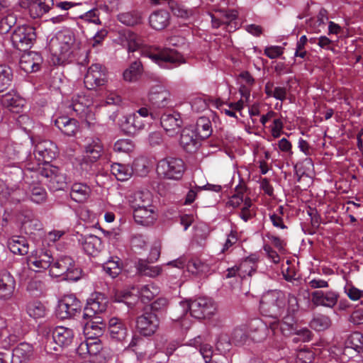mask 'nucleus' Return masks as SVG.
I'll list each match as a JSON object with an SVG mask.
<instances>
[{"label": "nucleus", "mask_w": 363, "mask_h": 363, "mask_svg": "<svg viewBox=\"0 0 363 363\" xmlns=\"http://www.w3.org/2000/svg\"><path fill=\"white\" fill-rule=\"evenodd\" d=\"M286 308L287 313H295L298 311V298L294 294L286 296L281 290H271L264 293L259 303L261 313L273 319H278Z\"/></svg>", "instance_id": "1"}, {"label": "nucleus", "mask_w": 363, "mask_h": 363, "mask_svg": "<svg viewBox=\"0 0 363 363\" xmlns=\"http://www.w3.org/2000/svg\"><path fill=\"white\" fill-rule=\"evenodd\" d=\"M30 177L40 175L51 191L65 190L67 187V176L62 169L52 164L38 167L35 171H30Z\"/></svg>", "instance_id": "2"}, {"label": "nucleus", "mask_w": 363, "mask_h": 363, "mask_svg": "<svg viewBox=\"0 0 363 363\" xmlns=\"http://www.w3.org/2000/svg\"><path fill=\"white\" fill-rule=\"evenodd\" d=\"M140 53L143 56L151 59L154 62L164 68L171 69L185 62L183 56L174 49H166L160 52L143 49L140 51Z\"/></svg>", "instance_id": "3"}, {"label": "nucleus", "mask_w": 363, "mask_h": 363, "mask_svg": "<svg viewBox=\"0 0 363 363\" xmlns=\"http://www.w3.org/2000/svg\"><path fill=\"white\" fill-rule=\"evenodd\" d=\"M184 162L178 157H167L160 160L157 165V172L164 179L179 181L184 175Z\"/></svg>", "instance_id": "4"}, {"label": "nucleus", "mask_w": 363, "mask_h": 363, "mask_svg": "<svg viewBox=\"0 0 363 363\" xmlns=\"http://www.w3.org/2000/svg\"><path fill=\"white\" fill-rule=\"evenodd\" d=\"M180 304L184 311H189L191 315L196 319L209 318L216 310L213 301L207 297L181 301Z\"/></svg>", "instance_id": "5"}, {"label": "nucleus", "mask_w": 363, "mask_h": 363, "mask_svg": "<svg viewBox=\"0 0 363 363\" xmlns=\"http://www.w3.org/2000/svg\"><path fill=\"white\" fill-rule=\"evenodd\" d=\"M35 28L31 26H18L12 33L11 40L13 48L21 50H29L36 40Z\"/></svg>", "instance_id": "6"}, {"label": "nucleus", "mask_w": 363, "mask_h": 363, "mask_svg": "<svg viewBox=\"0 0 363 363\" xmlns=\"http://www.w3.org/2000/svg\"><path fill=\"white\" fill-rule=\"evenodd\" d=\"M82 307V302L74 294L66 295L58 301L56 315L61 320L74 318L80 315Z\"/></svg>", "instance_id": "7"}, {"label": "nucleus", "mask_w": 363, "mask_h": 363, "mask_svg": "<svg viewBox=\"0 0 363 363\" xmlns=\"http://www.w3.org/2000/svg\"><path fill=\"white\" fill-rule=\"evenodd\" d=\"M74 43V35L70 30L59 32L55 38H52L48 45V48L54 57L60 59L69 52Z\"/></svg>", "instance_id": "8"}, {"label": "nucleus", "mask_w": 363, "mask_h": 363, "mask_svg": "<svg viewBox=\"0 0 363 363\" xmlns=\"http://www.w3.org/2000/svg\"><path fill=\"white\" fill-rule=\"evenodd\" d=\"M33 154L39 162V167L44 166L45 164H52V161L58 155V148L52 141L43 140L35 145Z\"/></svg>", "instance_id": "9"}, {"label": "nucleus", "mask_w": 363, "mask_h": 363, "mask_svg": "<svg viewBox=\"0 0 363 363\" xmlns=\"http://www.w3.org/2000/svg\"><path fill=\"white\" fill-rule=\"evenodd\" d=\"M135 323L136 330L140 335L150 337L157 331L160 318L148 310H144L143 314L137 317Z\"/></svg>", "instance_id": "10"}, {"label": "nucleus", "mask_w": 363, "mask_h": 363, "mask_svg": "<svg viewBox=\"0 0 363 363\" xmlns=\"http://www.w3.org/2000/svg\"><path fill=\"white\" fill-rule=\"evenodd\" d=\"M108 303V298L103 293L94 292L86 300V304L84 308L83 318L93 317L95 315L102 313L106 311Z\"/></svg>", "instance_id": "11"}, {"label": "nucleus", "mask_w": 363, "mask_h": 363, "mask_svg": "<svg viewBox=\"0 0 363 363\" xmlns=\"http://www.w3.org/2000/svg\"><path fill=\"white\" fill-rule=\"evenodd\" d=\"M84 84L88 89H95L107 82V72L101 64H92L84 76Z\"/></svg>", "instance_id": "12"}, {"label": "nucleus", "mask_w": 363, "mask_h": 363, "mask_svg": "<svg viewBox=\"0 0 363 363\" xmlns=\"http://www.w3.org/2000/svg\"><path fill=\"white\" fill-rule=\"evenodd\" d=\"M160 124L166 133L173 137L182 130L184 121L179 112L172 111L162 113L160 117Z\"/></svg>", "instance_id": "13"}, {"label": "nucleus", "mask_w": 363, "mask_h": 363, "mask_svg": "<svg viewBox=\"0 0 363 363\" xmlns=\"http://www.w3.org/2000/svg\"><path fill=\"white\" fill-rule=\"evenodd\" d=\"M294 313H287L282 321L279 318L269 323V329L274 335L280 333L284 336H290L297 333V324L294 316Z\"/></svg>", "instance_id": "14"}, {"label": "nucleus", "mask_w": 363, "mask_h": 363, "mask_svg": "<svg viewBox=\"0 0 363 363\" xmlns=\"http://www.w3.org/2000/svg\"><path fill=\"white\" fill-rule=\"evenodd\" d=\"M148 99L153 108H164L172 106L169 91L162 86L152 87L149 92Z\"/></svg>", "instance_id": "15"}, {"label": "nucleus", "mask_w": 363, "mask_h": 363, "mask_svg": "<svg viewBox=\"0 0 363 363\" xmlns=\"http://www.w3.org/2000/svg\"><path fill=\"white\" fill-rule=\"evenodd\" d=\"M30 171L24 173V182L28 184V196L30 200L37 204H41L46 201L48 194L45 189L35 180H32L34 177H30Z\"/></svg>", "instance_id": "16"}, {"label": "nucleus", "mask_w": 363, "mask_h": 363, "mask_svg": "<svg viewBox=\"0 0 363 363\" xmlns=\"http://www.w3.org/2000/svg\"><path fill=\"white\" fill-rule=\"evenodd\" d=\"M78 242L84 252L91 256H96L104 247L101 239L92 234L80 235Z\"/></svg>", "instance_id": "17"}, {"label": "nucleus", "mask_w": 363, "mask_h": 363, "mask_svg": "<svg viewBox=\"0 0 363 363\" xmlns=\"http://www.w3.org/2000/svg\"><path fill=\"white\" fill-rule=\"evenodd\" d=\"M144 121L136 113L124 116L121 121V130L127 135H135L145 128Z\"/></svg>", "instance_id": "18"}, {"label": "nucleus", "mask_w": 363, "mask_h": 363, "mask_svg": "<svg viewBox=\"0 0 363 363\" xmlns=\"http://www.w3.org/2000/svg\"><path fill=\"white\" fill-rule=\"evenodd\" d=\"M22 4L28 9L29 14L33 18H38L48 13L54 5L53 0H26Z\"/></svg>", "instance_id": "19"}, {"label": "nucleus", "mask_w": 363, "mask_h": 363, "mask_svg": "<svg viewBox=\"0 0 363 363\" xmlns=\"http://www.w3.org/2000/svg\"><path fill=\"white\" fill-rule=\"evenodd\" d=\"M43 58L35 52L23 54L19 62L20 68L26 73L36 72L40 70Z\"/></svg>", "instance_id": "20"}, {"label": "nucleus", "mask_w": 363, "mask_h": 363, "mask_svg": "<svg viewBox=\"0 0 363 363\" xmlns=\"http://www.w3.org/2000/svg\"><path fill=\"white\" fill-rule=\"evenodd\" d=\"M179 143L183 149L187 152H194L201 145V140L193 129L184 128L181 130Z\"/></svg>", "instance_id": "21"}, {"label": "nucleus", "mask_w": 363, "mask_h": 363, "mask_svg": "<svg viewBox=\"0 0 363 363\" xmlns=\"http://www.w3.org/2000/svg\"><path fill=\"white\" fill-rule=\"evenodd\" d=\"M338 296V294L333 291L318 290L311 293V300L314 305L328 308H333L336 305Z\"/></svg>", "instance_id": "22"}, {"label": "nucleus", "mask_w": 363, "mask_h": 363, "mask_svg": "<svg viewBox=\"0 0 363 363\" xmlns=\"http://www.w3.org/2000/svg\"><path fill=\"white\" fill-rule=\"evenodd\" d=\"M16 281L14 277L7 271L0 272V300H10L14 293Z\"/></svg>", "instance_id": "23"}, {"label": "nucleus", "mask_w": 363, "mask_h": 363, "mask_svg": "<svg viewBox=\"0 0 363 363\" xmlns=\"http://www.w3.org/2000/svg\"><path fill=\"white\" fill-rule=\"evenodd\" d=\"M104 147L99 138H93L85 145L86 155L83 159L82 166L87 164L88 162H96L102 155Z\"/></svg>", "instance_id": "24"}, {"label": "nucleus", "mask_w": 363, "mask_h": 363, "mask_svg": "<svg viewBox=\"0 0 363 363\" xmlns=\"http://www.w3.org/2000/svg\"><path fill=\"white\" fill-rule=\"evenodd\" d=\"M155 206L137 208L133 210V218L138 224L143 226H150L157 219V214L155 211Z\"/></svg>", "instance_id": "25"}, {"label": "nucleus", "mask_w": 363, "mask_h": 363, "mask_svg": "<svg viewBox=\"0 0 363 363\" xmlns=\"http://www.w3.org/2000/svg\"><path fill=\"white\" fill-rule=\"evenodd\" d=\"M170 13L164 9L156 10L149 16L150 26L155 30L165 29L170 24Z\"/></svg>", "instance_id": "26"}, {"label": "nucleus", "mask_w": 363, "mask_h": 363, "mask_svg": "<svg viewBox=\"0 0 363 363\" xmlns=\"http://www.w3.org/2000/svg\"><path fill=\"white\" fill-rule=\"evenodd\" d=\"M0 104L11 111L18 113L24 105V99L11 91L0 95Z\"/></svg>", "instance_id": "27"}, {"label": "nucleus", "mask_w": 363, "mask_h": 363, "mask_svg": "<svg viewBox=\"0 0 363 363\" xmlns=\"http://www.w3.org/2000/svg\"><path fill=\"white\" fill-rule=\"evenodd\" d=\"M55 125L65 135L74 136L79 129V123L74 118L62 116L54 121Z\"/></svg>", "instance_id": "28"}, {"label": "nucleus", "mask_w": 363, "mask_h": 363, "mask_svg": "<svg viewBox=\"0 0 363 363\" xmlns=\"http://www.w3.org/2000/svg\"><path fill=\"white\" fill-rule=\"evenodd\" d=\"M52 335L55 342L60 347H68L72 344L74 337L73 330L63 326L56 327Z\"/></svg>", "instance_id": "29"}, {"label": "nucleus", "mask_w": 363, "mask_h": 363, "mask_svg": "<svg viewBox=\"0 0 363 363\" xmlns=\"http://www.w3.org/2000/svg\"><path fill=\"white\" fill-rule=\"evenodd\" d=\"M33 345L27 342H21L12 352L11 363H24L33 355Z\"/></svg>", "instance_id": "30"}, {"label": "nucleus", "mask_w": 363, "mask_h": 363, "mask_svg": "<svg viewBox=\"0 0 363 363\" xmlns=\"http://www.w3.org/2000/svg\"><path fill=\"white\" fill-rule=\"evenodd\" d=\"M258 261L259 257L255 254H252L242 259L238 265L240 277L245 279L246 277H251L256 273Z\"/></svg>", "instance_id": "31"}, {"label": "nucleus", "mask_w": 363, "mask_h": 363, "mask_svg": "<svg viewBox=\"0 0 363 363\" xmlns=\"http://www.w3.org/2000/svg\"><path fill=\"white\" fill-rule=\"evenodd\" d=\"M120 40L123 46H126L128 52L139 51L142 45L140 38L134 32L126 30L120 33Z\"/></svg>", "instance_id": "32"}, {"label": "nucleus", "mask_w": 363, "mask_h": 363, "mask_svg": "<svg viewBox=\"0 0 363 363\" xmlns=\"http://www.w3.org/2000/svg\"><path fill=\"white\" fill-rule=\"evenodd\" d=\"M108 330L111 337L118 341L125 340L128 330L123 322L118 318H112L108 321Z\"/></svg>", "instance_id": "33"}, {"label": "nucleus", "mask_w": 363, "mask_h": 363, "mask_svg": "<svg viewBox=\"0 0 363 363\" xmlns=\"http://www.w3.org/2000/svg\"><path fill=\"white\" fill-rule=\"evenodd\" d=\"M74 262L70 256L62 255L53 261L50 272L55 277H62L69 270V267L74 264Z\"/></svg>", "instance_id": "34"}, {"label": "nucleus", "mask_w": 363, "mask_h": 363, "mask_svg": "<svg viewBox=\"0 0 363 363\" xmlns=\"http://www.w3.org/2000/svg\"><path fill=\"white\" fill-rule=\"evenodd\" d=\"M8 247L14 255H25L28 254L29 245L23 236H13L8 240Z\"/></svg>", "instance_id": "35"}, {"label": "nucleus", "mask_w": 363, "mask_h": 363, "mask_svg": "<svg viewBox=\"0 0 363 363\" xmlns=\"http://www.w3.org/2000/svg\"><path fill=\"white\" fill-rule=\"evenodd\" d=\"M135 266L138 274L143 276L150 277H156L162 272V267L160 266H152L149 264L147 260L138 259Z\"/></svg>", "instance_id": "36"}, {"label": "nucleus", "mask_w": 363, "mask_h": 363, "mask_svg": "<svg viewBox=\"0 0 363 363\" xmlns=\"http://www.w3.org/2000/svg\"><path fill=\"white\" fill-rule=\"evenodd\" d=\"M194 131L201 140H205L210 137L213 132L210 119L205 116L199 117L196 121Z\"/></svg>", "instance_id": "37"}, {"label": "nucleus", "mask_w": 363, "mask_h": 363, "mask_svg": "<svg viewBox=\"0 0 363 363\" xmlns=\"http://www.w3.org/2000/svg\"><path fill=\"white\" fill-rule=\"evenodd\" d=\"M119 22L126 26H135L142 23L141 13L138 11L120 13L117 16Z\"/></svg>", "instance_id": "38"}, {"label": "nucleus", "mask_w": 363, "mask_h": 363, "mask_svg": "<svg viewBox=\"0 0 363 363\" xmlns=\"http://www.w3.org/2000/svg\"><path fill=\"white\" fill-rule=\"evenodd\" d=\"M143 72V65L140 61L135 60L123 72V76L125 81L135 82L138 80Z\"/></svg>", "instance_id": "39"}, {"label": "nucleus", "mask_w": 363, "mask_h": 363, "mask_svg": "<svg viewBox=\"0 0 363 363\" xmlns=\"http://www.w3.org/2000/svg\"><path fill=\"white\" fill-rule=\"evenodd\" d=\"M89 190L87 185L82 183H75L72 186L70 197L73 201L82 203L86 199Z\"/></svg>", "instance_id": "40"}, {"label": "nucleus", "mask_w": 363, "mask_h": 363, "mask_svg": "<svg viewBox=\"0 0 363 363\" xmlns=\"http://www.w3.org/2000/svg\"><path fill=\"white\" fill-rule=\"evenodd\" d=\"M186 269L189 272L195 275H203L208 273L210 267L208 264L199 259H191L188 260Z\"/></svg>", "instance_id": "41"}, {"label": "nucleus", "mask_w": 363, "mask_h": 363, "mask_svg": "<svg viewBox=\"0 0 363 363\" xmlns=\"http://www.w3.org/2000/svg\"><path fill=\"white\" fill-rule=\"evenodd\" d=\"M111 171L119 181H126L133 175L131 167L120 163L111 164Z\"/></svg>", "instance_id": "42"}, {"label": "nucleus", "mask_w": 363, "mask_h": 363, "mask_svg": "<svg viewBox=\"0 0 363 363\" xmlns=\"http://www.w3.org/2000/svg\"><path fill=\"white\" fill-rule=\"evenodd\" d=\"M152 205L151 194L148 191H139L134 194L132 207L137 208L150 207Z\"/></svg>", "instance_id": "43"}, {"label": "nucleus", "mask_w": 363, "mask_h": 363, "mask_svg": "<svg viewBox=\"0 0 363 363\" xmlns=\"http://www.w3.org/2000/svg\"><path fill=\"white\" fill-rule=\"evenodd\" d=\"M268 330H270L269 328H268L262 322L257 320L255 327L253 324L250 325V337L254 342H262L267 337Z\"/></svg>", "instance_id": "44"}, {"label": "nucleus", "mask_w": 363, "mask_h": 363, "mask_svg": "<svg viewBox=\"0 0 363 363\" xmlns=\"http://www.w3.org/2000/svg\"><path fill=\"white\" fill-rule=\"evenodd\" d=\"M26 311L30 317L36 320L45 316L47 308L40 301H33L27 304Z\"/></svg>", "instance_id": "45"}, {"label": "nucleus", "mask_w": 363, "mask_h": 363, "mask_svg": "<svg viewBox=\"0 0 363 363\" xmlns=\"http://www.w3.org/2000/svg\"><path fill=\"white\" fill-rule=\"evenodd\" d=\"M19 215L23 225L29 223L30 225H33L35 230H40L41 228V223L39 220L36 218L35 214L33 210L23 208L20 211Z\"/></svg>", "instance_id": "46"}, {"label": "nucleus", "mask_w": 363, "mask_h": 363, "mask_svg": "<svg viewBox=\"0 0 363 363\" xmlns=\"http://www.w3.org/2000/svg\"><path fill=\"white\" fill-rule=\"evenodd\" d=\"M13 77V72L9 66L0 65V93L4 92L11 86Z\"/></svg>", "instance_id": "47"}, {"label": "nucleus", "mask_w": 363, "mask_h": 363, "mask_svg": "<svg viewBox=\"0 0 363 363\" xmlns=\"http://www.w3.org/2000/svg\"><path fill=\"white\" fill-rule=\"evenodd\" d=\"M89 319L84 327V332L89 331V329L94 330L95 335H100L103 333V330L106 326V323H104L102 318L96 315L93 317L86 318ZM89 332H88L89 333Z\"/></svg>", "instance_id": "48"}, {"label": "nucleus", "mask_w": 363, "mask_h": 363, "mask_svg": "<svg viewBox=\"0 0 363 363\" xmlns=\"http://www.w3.org/2000/svg\"><path fill=\"white\" fill-rule=\"evenodd\" d=\"M345 345L358 353L363 352V334L360 332L352 333L346 340Z\"/></svg>", "instance_id": "49"}, {"label": "nucleus", "mask_w": 363, "mask_h": 363, "mask_svg": "<svg viewBox=\"0 0 363 363\" xmlns=\"http://www.w3.org/2000/svg\"><path fill=\"white\" fill-rule=\"evenodd\" d=\"M104 271L111 277H116L121 272L120 259L118 257H111L103 264Z\"/></svg>", "instance_id": "50"}, {"label": "nucleus", "mask_w": 363, "mask_h": 363, "mask_svg": "<svg viewBox=\"0 0 363 363\" xmlns=\"http://www.w3.org/2000/svg\"><path fill=\"white\" fill-rule=\"evenodd\" d=\"M331 324L330 318L323 314L314 315L310 322V327L316 331H323Z\"/></svg>", "instance_id": "51"}, {"label": "nucleus", "mask_w": 363, "mask_h": 363, "mask_svg": "<svg viewBox=\"0 0 363 363\" xmlns=\"http://www.w3.org/2000/svg\"><path fill=\"white\" fill-rule=\"evenodd\" d=\"M149 162L147 158L144 157H139L135 159L131 166L133 169V174L139 177L145 176L149 172Z\"/></svg>", "instance_id": "52"}, {"label": "nucleus", "mask_w": 363, "mask_h": 363, "mask_svg": "<svg viewBox=\"0 0 363 363\" xmlns=\"http://www.w3.org/2000/svg\"><path fill=\"white\" fill-rule=\"evenodd\" d=\"M169 301L166 298H158L154 301L145 310H148L149 312L153 313L159 317L167 308Z\"/></svg>", "instance_id": "53"}, {"label": "nucleus", "mask_w": 363, "mask_h": 363, "mask_svg": "<svg viewBox=\"0 0 363 363\" xmlns=\"http://www.w3.org/2000/svg\"><path fill=\"white\" fill-rule=\"evenodd\" d=\"M54 258L47 251H42L38 255V258L33 262V264L38 268L43 269H47L50 267L53 264Z\"/></svg>", "instance_id": "54"}, {"label": "nucleus", "mask_w": 363, "mask_h": 363, "mask_svg": "<svg viewBox=\"0 0 363 363\" xmlns=\"http://www.w3.org/2000/svg\"><path fill=\"white\" fill-rule=\"evenodd\" d=\"M249 337L250 335L242 328H234L230 336L232 342L236 346L244 345L247 342Z\"/></svg>", "instance_id": "55"}, {"label": "nucleus", "mask_w": 363, "mask_h": 363, "mask_svg": "<svg viewBox=\"0 0 363 363\" xmlns=\"http://www.w3.org/2000/svg\"><path fill=\"white\" fill-rule=\"evenodd\" d=\"M169 4L172 13L178 18L187 19L193 14L192 10L186 9L183 5L177 4L174 1L169 3Z\"/></svg>", "instance_id": "56"}, {"label": "nucleus", "mask_w": 363, "mask_h": 363, "mask_svg": "<svg viewBox=\"0 0 363 363\" xmlns=\"http://www.w3.org/2000/svg\"><path fill=\"white\" fill-rule=\"evenodd\" d=\"M135 145L130 139H119L113 145V150L117 152L129 153L134 150Z\"/></svg>", "instance_id": "57"}, {"label": "nucleus", "mask_w": 363, "mask_h": 363, "mask_svg": "<svg viewBox=\"0 0 363 363\" xmlns=\"http://www.w3.org/2000/svg\"><path fill=\"white\" fill-rule=\"evenodd\" d=\"M216 12L220 14L224 26L234 20H238V11L235 9H218Z\"/></svg>", "instance_id": "58"}, {"label": "nucleus", "mask_w": 363, "mask_h": 363, "mask_svg": "<svg viewBox=\"0 0 363 363\" xmlns=\"http://www.w3.org/2000/svg\"><path fill=\"white\" fill-rule=\"evenodd\" d=\"M16 22V17L12 14H8L0 20V34L8 33Z\"/></svg>", "instance_id": "59"}, {"label": "nucleus", "mask_w": 363, "mask_h": 363, "mask_svg": "<svg viewBox=\"0 0 363 363\" xmlns=\"http://www.w3.org/2000/svg\"><path fill=\"white\" fill-rule=\"evenodd\" d=\"M232 344L233 343L231 337L226 334H221L218 338L216 349L222 353H225L230 351Z\"/></svg>", "instance_id": "60"}, {"label": "nucleus", "mask_w": 363, "mask_h": 363, "mask_svg": "<svg viewBox=\"0 0 363 363\" xmlns=\"http://www.w3.org/2000/svg\"><path fill=\"white\" fill-rule=\"evenodd\" d=\"M69 268V270L63 274L62 279L72 281L79 280L82 277V270L76 266L74 262V264Z\"/></svg>", "instance_id": "61"}, {"label": "nucleus", "mask_w": 363, "mask_h": 363, "mask_svg": "<svg viewBox=\"0 0 363 363\" xmlns=\"http://www.w3.org/2000/svg\"><path fill=\"white\" fill-rule=\"evenodd\" d=\"M236 194H234L229 201L230 206L238 207L242 202H243V194L245 188L242 186L238 185L235 187Z\"/></svg>", "instance_id": "62"}, {"label": "nucleus", "mask_w": 363, "mask_h": 363, "mask_svg": "<svg viewBox=\"0 0 363 363\" xmlns=\"http://www.w3.org/2000/svg\"><path fill=\"white\" fill-rule=\"evenodd\" d=\"M284 48L281 46H269L264 49V55L270 59H275L283 54Z\"/></svg>", "instance_id": "63"}, {"label": "nucleus", "mask_w": 363, "mask_h": 363, "mask_svg": "<svg viewBox=\"0 0 363 363\" xmlns=\"http://www.w3.org/2000/svg\"><path fill=\"white\" fill-rule=\"evenodd\" d=\"M345 292L348 297L352 301L359 300L363 296V291L353 286L345 288Z\"/></svg>", "instance_id": "64"}]
</instances>
